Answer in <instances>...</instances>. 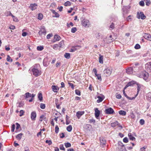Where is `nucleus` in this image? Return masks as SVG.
Returning a JSON list of instances; mask_svg holds the SVG:
<instances>
[{
	"label": "nucleus",
	"instance_id": "f257e3e1",
	"mask_svg": "<svg viewBox=\"0 0 151 151\" xmlns=\"http://www.w3.org/2000/svg\"><path fill=\"white\" fill-rule=\"evenodd\" d=\"M39 65L36 64L32 67L31 69L33 73V74L37 77L40 75L41 74V71L39 70L38 67Z\"/></svg>",
	"mask_w": 151,
	"mask_h": 151
},
{
	"label": "nucleus",
	"instance_id": "f03ea898",
	"mask_svg": "<svg viewBox=\"0 0 151 151\" xmlns=\"http://www.w3.org/2000/svg\"><path fill=\"white\" fill-rule=\"evenodd\" d=\"M81 23L82 25L85 27H88L90 25L89 21L86 19L82 20Z\"/></svg>",
	"mask_w": 151,
	"mask_h": 151
},
{
	"label": "nucleus",
	"instance_id": "7ed1b4c3",
	"mask_svg": "<svg viewBox=\"0 0 151 151\" xmlns=\"http://www.w3.org/2000/svg\"><path fill=\"white\" fill-rule=\"evenodd\" d=\"M137 17L138 19H145L146 17L142 12H138L137 14Z\"/></svg>",
	"mask_w": 151,
	"mask_h": 151
},
{
	"label": "nucleus",
	"instance_id": "20e7f679",
	"mask_svg": "<svg viewBox=\"0 0 151 151\" xmlns=\"http://www.w3.org/2000/svg\"><path fill=\"white\" fill-rule=\"evenodd\" d=\"M112 69L111 68H107L104 70V73L106 74V76H109L111 74Z\"/></svg>",
	"mask_w": 151,
	"mask_h": 151
},
{
	"label": "nucleus",
	"instance_id": "39448f33",
	"mask_svg": "<svg viewBox=\"0 0 151 151\" xmlns=\"http://www.w3.org/2000/svg\"><path fill=\"white\" fill-rule=\"evenodd\" d=\"M106 114H113L114 111L113 109L111 107L106 109L104 111Z\"/></svg>",
	"mask_w": 151,
	"mask_h": 151
},
{
	"label": "nucleus",
	"instance_id": "423d86ee",
	"mask_svg": "<svg viewBox=\"0 0 151 151\" xmlns=\"http://www.w3.org/2000/svg\"><path fill=\"white\" fill-rule=\"evenodd\" d=\"M100 145L101 146L103 147L105 145L106 142L105 139L104 137H100Z\"/></svg>",
	"mask_w": 151,
	"mask_h": 151
},
{
	"label": "nucleus",
	"instance_id": "0eeeda50",
	"mask_svg": "<svg viewBox=\"0 0 151 151\" xmlns=\"http://www.w3.org/2000/svg\"><path fill=\"white\" fill-rule=\"evenodd\" d=\"M94 110L95 112V116L96 118L99 119V116L100 114V111L97 108H95Z\"/></svg>",
	"mask_w": 151,
	"mask_h": 151
},
{
	"label": "nucleus",
	"instance_id": "6e6552de",
	"mask_svg": "<svg viewBox=\"0 0 151 151\" xmlns=\"http://www.w3.org/2000/svg\"><path fill=\"white\" fill-rule=\"evenodd\" d=\"M81 47L79 45H76L75 46L72 47L70 49V52H74L77 50V49H79Z\"/></svg>",
	"mask_w": 151,
	"mask_h": 151
},
{
	"label": "nucleus",
	"instance_id": "1a4fd4ad",
	"mask_svg": "<svg viewBox=\"0 0 151 151\" xmlns=\"http://www.w3.org/2000/svg\"><path fill=\"white\" fill-rule=\"evenodd\" d=\"M36 117V113L35 111L32 112L31 114V118L32 120H35Z\"/></svg>",
	"mask_w": 151,
	"mask_h": 151
},
{
	"label": "nucleus",
	"instance_id": "9d476101",
	"mask_svg": "<svg viewBox=\"0 0 151 151\" xmlns=\"http://www.w3.org/2000/svg\"><path fill=\"white\" fill-rule=\"evenodd\" d=\"M134 71L133 68L130 67L127 68L126 69V72L128 74H131L133 73Z\"/></svg>",
	"mask_w": 151,
	"mask_h": 151
},
{
	"label": "nucleus",
	"instance_id": "9b49d317",
	"mask_svg": "<svg viewBox=\"0 0 151 151\" xmlns=\"http://www.w3.org/2000/svg\"><path fill=\"white\" fill-rule=\"evenodd\" d=\"M84 113V111H78L77 112L76 115L77 117L79 119Z\"/></svg>",
	"mask_w": 151,
	"mask_h": 151
},
{
	"label": "nucleus",
	"instance_id": "f8f14e48",
	"mask_svg": "<svg viewBox=\"0 0 151 151\" xmlns=\"http://www.w3.org/2000/svg\"><path fill=\"white\" fill-rule=\"evenodd\" d=\"M52 91L55 93H57L59 90V88L57 86L52 85L51 86Z\"/></svg>",
	"mask_w": 151,
	"mask_h": 151
},
{
	"label": "nucleus",
	"instance_id": "ddd939ff",
	"mask_svg": "<svg viewBox=\"0 0 151 151\" xmlns=\"http://www.w3.org/2000/svg\"><path fill=\"white\" fill-rule=\"evenodd\" d=\"M53 42H55L59 41L61 39L60 37L58 35H55L54 36Z\"/></svg>",
	"mask_w": 151,
	"mask_h": 151
},
{
	"label": "nucleus",
	"instance_id": "4468645a",
	"mask_svg": "<svg viewBox=\"0 0 151 151\" xmlns=\"http://www.w3.org/2000/svg\"><path fill=\"white\" fill-rule=\"evenodd\" d=\"M37 4L34 3L30 4L29 8L32 10H34L37 9Z\"/></svg>",
	"mask_w": 151,
	"mask_h": 151
},
{
	"label": "nucleus",
	"instance_id": "2eb2a0df",
	"mask_svg": "<svg viewBox=\"0 0 151 151\" xmlns=\"http://www.w3.org/2000/svg\"><path fill=\"white\" fill-rule=\"evenodd\" d=\"M145 68L147 70H151V62H149L145 64Z\"/></svg>",
	"mask_w": 151,
	"mask_h": 151
},
{
	"label": "nucleus",
	"instance_id": "dca6fc26",
	"mask_svg": "<svg viewBox=\"0 0 151 151\" xmlns=\"http://www.w3.org/2000/svg\"><path fill=\"white\" fill-rule=\"evenodd\" d=\"M97 98L98 99L97 100V102L98 103H99L103 101L104 98V96H98Z\"/></svg>",
	"mask_w": 151,
	"mask_h": 151
},
{
	"label": "nucleus",
	"instance_id": "f3484780",
	"mask_svg": "<svg viewBox=\"0 0 151 151\" xmlns=\"http://www.w3.org/2000/svg\"><path fill=\"white\" fill-rule=\"evenodd\" d=\"M130 6H126L124 7L123 9L122 10L125 13H127L128 10V9H130Z\"/></svg>",
	"mask_w": 151,
	"mask_h": 151
},
{
	"label": "nucleus",
	"instance_id": "a211bd4d",
	"mask_svg": "<svg viewBox=\"0 0 151 151\" xmlns=\"http://www.w3.org/2000/svg\"><path fill=\"white\" fill-rule=\"evenodd\" d=\"M107 39L108 40L106 42L107 43H110L114 40V39L112 38V36L111 35H110L109 37L107 38Z\"/></svg>",
	"mask_w": 151,
	"mask_h": 151
},
{
	"label": "nucleus",
	"instance_id": "6ab92c4d",
	"mask_svg": "<svg viewBox=\"0 0 151 151\" xmlns=\"http://www.w3.org/2000/svg\"><path fill=\"white\" fill-rule=\"evenodd\" d=\"M143 78L145 81L147 80L149 76L148 73L146 72L143 73Z\"/></svg>",
	"mask_w": 151,
	"mask_h": 151
},
{
	"label": "nucleus",
	"instance_id": "aec40b11",
	"mask_svg": "<svg viewBox=\"0 0 151 151\" xmlns=\"http://www.w3.org/2000/svg\"><path fill=\"white\" fill-rule=\"evenodd\" d=\"M137 83L135 81H132L131 82H129L127 84L126 86L127 87H128L129 86H131L135 84H137Z\"/></svg>",
	"mask_w": 151,
	"mask_h": 151
},
{
	"label": "nucleus",
	"instance_id": "412c9836",
	"mask_svg": "<svg viewBox=\"0 0 151 151\" xmlns=\"http://www.w3.org/2000/svg\"><path fill=\"white\" fill-rule=\"evenodd\" d=\"M118 148H121V147L123 148L124 147V145L123 144V143L120 141L118 143Z\"/></svg>",
	"mask_w": 151,
	"mask_h": 151
},
{
	"label": "nucleus",
	"instance_id": "4be33fe9",
	"mask_svg": "<svg viewBox=\"0 0 151 151\" xmlns=\"http://www.w3.org/2000/svg\"><path fill=\"white\" fill-rule=\"evenodd\" d=\"M51 12L53 14H55V16H53V17H59V14L57 12H56L54 10H52Z\"/></svg>",
	"mask_w": 151,
	"mask_h": 151
},
{
	"label": "nucleus",
	"instance_id": "5701e85b",
	"mask_svg": "<svg viewBox=\"0 0 151 151\" xmlns=\"http://www.w3.org/2000/svg\"><path fill=\"white\" fill-rule=\"evenodd\" d=\"M99 63L101 64H103V57L101 55H99Z\"/></svg>",
	"mask_w": 151,
	"mask_h": 151
},
{
	"label": "nucleus",
	"instance_id": "b1692460",
	"mask_svg": "<svg viewBox=\"0 0 151 151\" xmlns=\"http://www.w3.org/2000/svg\"><path fill=\"white\" fill-rule=\"evenodd\" d=\"M123 92L124 96L128 99L130 100H132L134 99V97H132V98L128 97L125 91L124 90H123Z\"/></svg>",
	"mask_w": 151,
	"mask_h": 151
},
{
	"label": "nucleus",
	"instance_id": "393cba45",
	"mask_svg": "<svg viewBox=\"0 0 151 151\" xmlns=\"http://www.w3.org/2000/svg\"><path fill=\"white\" fill-rule=\"evenodd\" d=\"M128 136L129 139L130 140L133 141L135 140V138L132 135L131 133H129L128 134Z\"/></svg>",
	"mask_w": 151,
	"mask_h": 151
},
{
	"label": "nucleus",
	"instance_id": "a878e982",
	"mask_svg": "<svg viewBox=\"0 0 151 151\" xmlns=\"http://www.w3.org/2000/svg\"><path fill=\"white\" fill-rule=\"evenodd\" d=\"M43 64L44 66H47L48 64V63L47 62V59L45 58L43 61Z\"/></svg>",
	"mask_w": 151,
	"mask_h": 151
},
{
	"label": "nucleus",
	"instance_id": "bb28decb",
	"mask_svg": "<svg viewBox=\"0 0 151 151\" xmlns=\"http://www.w3.org/2000/svg\"><path fill=\"white\" fill-rule=\"evenodd\" d=\"M24 97L27 99L31 97V94L29 92L26 93L24 94Z\"/></svg>",
	"mask_w": 151,
	"mask_h": 151
},
{
	"label": "nucleus",
	"instance_id": "cd10ccee",
	"mask_svg": "<svg viewBox=\"0 0 151 151\" xmlns=\"http://www.w3.org/2000/svg\"><path fill=\"white\" fill-rule=\"evenodd\" d=\"M150 35H149L147 34H145L144 35V37L147 39V40H149V38H150Z\"/></svg>",
	"mask_w": 151,
	"mask_h": 151
},
{
	"label": "nucleus",
	"instance_id": "c85d7f7f",
	"mask_svg": "<svg viewBox=\"0 0 151 151\" xmlns=\"http://www.w3.org/2000/svg\"><path fill=\"white\" fill-rule=\"evenodd\" d=\"M119 114L122 116H125L126 114V112L124 111L120 110L119 111Z\"/></svg>",
	"mask_w": 151,
	"mask_h": 151
},
{
	"label": "nucleus",
	"instance_id": "c756f323",
	"mask_svg": "<svg viewBox=\"0 0 151 151\" xmlns=\"http://www.w3.org/2000/svg\"><path fill=\"white\" fill-rule=\"evenodd\" d=\"M22 135L23 134L22 133H20L18 134L16 136V138L19 140L22 137Z\"/></svg>",
	"mask_w": 151,
	"mask_h": 151
},
{
	"label": "nucleus",
	"instance_id": "7c9ffc66",
	"mask_svg": "<svg viewBox=\"0 0 151 151\" xmlns=\"http://www.w3.org/2000/svg\"><path fill=\"white\" fill-rule=\"evenodd\" d=\"M118 122L117 121H116L115 122L112 123L111 124V126L113 127H116L118 124Z\"/></svg>",
	"mask_w": 151,
	"mask_h": 151
},
{
	"label": "nucleus",
	"instance_id": "2f4dec72",
	"mask_svg": "<svg viewBox=\"0 0 151 151\" xmlns=\"http://www.w3.org/2000/svg\"><path fill=\"white\" fill-rule=\"evenodd\" d=\"M43 17V15L41 13H40L38 14V19L40 20H41Z\"/></svg>",
	"mask_w": 151,
	"mask_h": 151
},
{
	"label": "nucleus",
	"instance_id": "473e14b6",
	"mask_svg": "<svg viewBox=\"0 0 151 151\" xmlns=\"http://www.w3.org/2000/svg\"><path fill=\"white\" fill-rule=\"evenodd\" d=\"M44 49L43 46H38L37 47V49L38 51H41Z\"/></svg>",
	"mask_w": 151,
	"mask_h": 151
},
{
	"label": "nucleus",
	"instance_id": "72a5a7b5",
	"mask_svg": "<svg viewBox=\"0 0 151 151\" xmlns=\"http://www.w3.org/2000/svg\"><path fill=\"white\" fill-rule=\"evenodd\" d=\"M38 98L39 100L41 101L42 100V95L41 93H39L38 94Z\"/></svg>",
	"mask_w": 151,
	"mask_h": 151
},
{
	"label": "nucleus",
	"instance_id": "f704fd0d",
	"mask_svg": "<svg viewBox=\"0 0 151 151\" xmlns=\"http://www.w3.org/2000/svg\"><path fill=\"white\" fill-rule=\"evenodd\" d=\"M72 129V126L71 125H69L67 128V130L68 132H70Z\"/></svg>",
	"mask_w": 151,
	"mask_h": 151
},
{
	"label": "nucleus",
	"instance_id": "c9c22d12",
	"mask_svg": "<svg viewBox=\"0 0 151 151\" xmlns=\"http://www.w3.org/2000/svg\"><path fill=\"white\" fill-rule=\"evenodd\" d=\"M64 57L67 59H69L70 58V55L69 53H65L64 54Z\"/></svg>",
	"mask_w": 151,
	"mask_h": 151
},
{
	"label": "nucleus",
	"instance_id": "e433bc0d",
	"mask_svg": "<svg viewBox=\"0 0 151 151\" xmlns=\"http://www.w3.org/2000/svg\"><path fill=\"white\" fill-rule=\"evenodd\" d=\"M71 4V3L70 1H68L65 2L64 4V5L65 6H70Z\"/></svg>",
	"mask_w": 151,
	"mask_h": 151
},
{
	"label": "nucleus",
	"instance_id": "4c0bfd02",
	"mask_svg": "<svg viewBox=\"0 0 151 151\" xmlns=\"http://www.w3.org/2000/svg\"><path fill=\"white\" fill-rule=\"evenodd\" d=\"M64 145L66 148L70 147L71 146V145L69 142L65 143H64Z\"/></svg>",
	"mask_w": 151,
	"mask_h": 151
},
{
	"label": "nucleus",
	"instance_id": "58836bf2",
	"mask_svg": "<svg viewBox=\"0 0 151 151\" xmlns=\"http://www.w3.org/2000/svg\"><path fill=\"white\" fill-rule=\"evenodd\" d=\"M95 76L97 77V78L99 80L101 81L102 80V78L101 75L99 74H97L95 75Z\"/></svg>",
	"mask_w": 151,
	"mask_h": 151
},
{
	"label": "nucleus",
	"instance_id": "ea45409f",
	"mask_svg": "<svg viewBox=\"0 0 151 151\" xmlns=\"http://www.w3.org/2000/svg\"><path fill=\"white\" fill-rule=\"evenodd\" d=\"M59 132V128L57 125H56L55 127V132L56 133H58Z\"/></svg>",
	"mask_w": 151,
	"mask_h": 151
},
{
	"label": "nucleus",
	"instance_id": "a19ab883",
	"mask_svg": "<svg viewBox=\"0 0 151 151\" xmlns=\"http://www.w3.org/2000/svg\"><path fill=\"white\" fill-rule=\"evenodd\" d=\"M109 28L111 30H112L114 28V25L113 23H111L110 26Z\"/></svg>",
	"mask_w": 151,
	"mask_h": 151
},
{
	"label": "nucleus",
	"instance_id": "79ce46f5",
	"mask_svg": "<svg viewBox=\"0 0 151 151\" xmlns=\"http://www.w3.org/2000/svg\"><path fill=\"white\" fill-rule=\"evenodd\" d=\"M64 45V41L63 40L60 41L59 43V45H59V47H61L62 46H63Z\"/></svg>",
	"mask_w": 151,
	"mask_h": 151
},
{
	"label": "nucleus",
	"instance_id": "37998d69",
	"mask_svg": "<svg viewBox=\"0 0 151 151\" xmlns=\"http://www.w3.org/2000/svg\"><path fill=\"white\" fill-rule=\"evenodd\" d=\"M6 60L8 62H11L12 61V59L11 58V57L9 55H8L7 56Z\"/></svg>",
	"mask_w": 151,
	"mask_h": 151
},
{
	"label": "nucleus",
	"instance_id": "c03bdc74",
	"mask_svg": "<svg viewBox=\"0 0 151 151\" xmlns=\"http://www.w3.org/2000/svg\"><path fill=\"white\" fill-rule=\"evenodd\" d=\"M75 93L76 94L78 95V96H80L81 94V92L79 90H78V89H76L75 91Z\"/></svg>",
	"mask_w": 151,
	"mask_h": 151
},
{
	"label": "nucleus",
	"instance_id": "a18cd8bd",
	"mask_svg": "<svg viewBox=\"0 0 151 151\" xmlns=\"http://www.w3.org/2000/svg\"><path fill=\"white\" fill-rule=\"evenodd\" d=\"M24 103L23 102H20L18 103L17 106L21 107H22L24 106Z\"/></svg>",
	"mask_w": 151,
	"mask_h": 151
},
{
	"label": "nucleus",
	"instance_id": "49530a36",
	"mask_svg": "<svg viewBox=\"0 0 151 151\" xmlns=\"http://www.w3.org/2000/svg\"><path fill=\"white\" fill-rule=\"evenodd\" d=\"M151 4V1L150 0H146L145 1L146 5L149 6Z\"/></svg>",
	"mask_w": 151,
	"mask_h": 151
},
{
	"label": "nucleus",
	"instance_id": "de8ad7c7",
	"mask_svg": "<svg viewBox=\"0 0 151 151\" xmlns=\"http://www.w3.org/2000/svg\"><path fill=\"white\" fill-rule=\"evenodd\" d=\"M41 30H42V31L44 33V34H46V31L45 28V27L44 26H42L41 29Z\"/></svg>",
	"mask_w": 151,
	"mask_h": 151
},
{
	"label": "nucleus",
	"instance_id": "09e8293b",
	"mask_svg": "<svg viewBox=\"0 0 151 151\" xmlns=\"http://www.w3.org/2000/svg\"><path fill=\"white\" fill-rule=\"evenodd\" d=\"M77 31L76 28V27L72 28L71 29V32L73 33H74Z\"/></svg>",
	"mask_w": 151,
	"mask_h": 151
},
{
	"label": "nucleus",
	"instance_id": "8fccbe9b",
	"mask_svg": "<svg viewBox=\"0 0 151 151\" xmlns=\"http://www.w3.org/2000/svg\"><path fill=\"white\" fill-rule=\"evenodd\" d=\"M60 149V150H65V149L63 146V144H61L59 146Z\"/></svg>",
	"mask_w": 151,
	"mask_h": 151
},
{
	"label": "nucleus",
	"instance_id": "3c124183",
	"mask_svg": "<svg viewBox=\"0 0 151 151\" xmlns=\"http://www.w3.org/2000/svg\"><path fill=\"white\" fill-rule=\"evenodd\" d=\"M12 17L13 18V21L15 22H17L18 21V18L14 16H12Z\"/></svg>",
	"mask_w": 151,
	"mask_h": 151
},
{
	"label": "nucleus",
	"instance_id": "603ef678",
	"mask_svg": "<svg viewBox=\"0 0 151 151\" xmlns=\"http://www.w3.org/2000/svg\"><path fill=\"white\" fill-rule=\"evenodd\" d=\"M134 48L136 49H139L140 48V46L139 44H137L134 46Z\"/></svg>",
	"mask_w": 151,
	"mask_h": 151
},
{
	"label": "nucleus",
	"instance_id": "864d4df0",
	"mask_svg": "<svg viewBox=\"0 0 151 151\" xmlns=\"http://www.w3.org/2000/svg\"><path fill=\"white\" fill-rule=\"evenodd\" d=\"M137 93L139 92V91H140V85L138 83H137Z\"/></svg>",
	"mask_w": 151,
	"mask_h": 151
},
{
	"label": "nucleus",
	"instance_id": "5fc2aeb1",
	"mask_svg": "<svg viewBox=\"0 0 151 151\" xmlns=\"http://www.w3.org/2000/svg\"><path fill=\"white\" fill-rule=\"evenodd\" d=\"M24 111L23 110H21L19 111V116H22V115H24Z\"/></svg>",
	"mask_w": 151,
	"mask_h": 151
},
{
	"label": "nucleus",
	"instance_id": "6e6d98bb",
	"mask_svg": "<svg viewBox=\"0 0 151 151\" xmlns=\"http://www.w3.org/2000/svg\"><path fill=\"white\" fill-rule=\"evenodd\" d=\"M45 142L46 143H47L49 145H50L52 144V142L50 140H47Z\"/></svg>",
	"mask_w": 151,
	"mask_h": 151
},
{
	"label": "nucleus",
	"instance_id": "4d7b16f0",
	"mask_svg": "<svg viewBox=\"0 0 151 151\" xmlns=\"http://www.w3.org/2000/svg\"><path fill=\"white\" fill-rule=\"evenodd\" d=\"M126 52L128 54H131L133 53V52L131 50H128L126 51Z\"/></svg>",
	"mask_w": 151,
	"mask_h": 151
},
{
	"label": "nucleus",
	"instance_id": "13d9d810",
	"mask_svg": "<svg viewBox=\"0 0 151 151\" xmlns=\"http://www.w3.org/2000/svg\"><path fill=\"white\" fill-rule=\"evenodd\" d=\"M40 108L42 109H44L45 107V104L42 103H41L40 106Z\"/></svg>",
	"mask_w": 151,
	"mask_h": 151
},
{
	"label": "nucleus",
	"instance_id": "bf43d9fd",
	"mask_svg": "<svg viewBox=\"0 0 151 151\" xmlns=\"http://www.w3.org/2000/svg\"><path fill=\"white\" fill-rule=\"evenodd\" d=\"M123 141L125 143H127L128 142V139L127 137H125L123 139Z\"/></svg>",
	"mask_w": 151,
	"mask_h": 151
},
{
	"label": "nucleus",
	"instance_id": "052dcab7",
	"mask_svg": "<svg viewBox=\"0 0 151 151\" xmlns=\"http://www.w3.org/2000/svg\"><path fill=\"white\" fill-rule=\"evenodd\" d=\"M139 123L141 125H143L145 124V121L143 119H141L139 121Z\"/></svg>",
	"mask_w": 151,
	"mask_h": 151
},
{
	"label": "nucleus",
	"instance_id": "680f3d73",
	"mask_svg": "<svg viewBox=\"0 0 151 151\" xmlns=\"http://www.w3.org/2000/svg\"><path fill=\"white\" fill-rule=\"evenodd\" d=\"M139 4L140 6H144L145 5V3L144 1H141L139 3Z\"/></svg>",
	"mask_w": 151,
	"mask_h": 151
},
{
	"label": "nucleus",
	"instance_id": "e2e57ef3",
	"mask_svg": "<svg viewBox=\"0 0 151 151\" xmlns=\"http://www.w3.org/2000/svg\"><path fill=\"white\" fill-rule=\"evenodd\" d=\"M40 118L41 119H41L40 120V121L41 122L42 121V119L44 120V119H46V117L44 115H42L40 117Z\"/></svg>",
	"mask_w": 151,
	"mask_h": 151
},
{
	"label": "nucleus",
	"instance_id": "0e129e2a",
	"mask_svg": "<svg viewBox=\"0 0 151 151\" xmlns=\"http://www.w3.org/2000/svg\"><path fill=\"white\" fill-rule=\"evenodd\" d=\"M15 128V125L14 124H13L12 125V127L11 131L12 132H13L14 131Z\"/></svg>",
	"mask_w": 151,
	"mask_h": 151
},
{
	"label": "nucleus",
	"instance_id": "69168bd1",
	"mask_svg": "<svg viewBox=\"0 0 151 151\" xmlns=\"http://www.w3.org/2000/svg\"><path fill=\"white\" fill-rule=\"evenodd\" d=\"M7 14L6 16H10L12 17V16H13L10 11L8 12L7 13Z\"/></svg>",
	"mask_w": 151,
	"mask_h": 151
},
{
	"label": "nucleus",
	"instance_id": "338daca9",
	"mask_svg": "<svg viewBox=\"0 0 151 151\" xmlns=\"http://www.w3.org/2000/svg\"><path fill=\"white\" fill-rule=\"evenodd\" d=\"M146 148V147L144 146L140 149V151H145V149Z\"/></svg>",
	"mask_w": 151,
	"mask_h": 151
},
{
	"label": "nucleus",
	"instance_id": "774afa93",
	"mask_svg": "<svg viewBox=\"0 0 151 151\" xmlns=\"http://www.w3.org/2000/svg\"><path fill=\"white\" fill-rule=\"evenodd\" d=\"M24 151H30L29 148L27 147H24Z\"/></svg>",
	"mask_w": 151,
	"mask_h": 151
}]
</instances>
